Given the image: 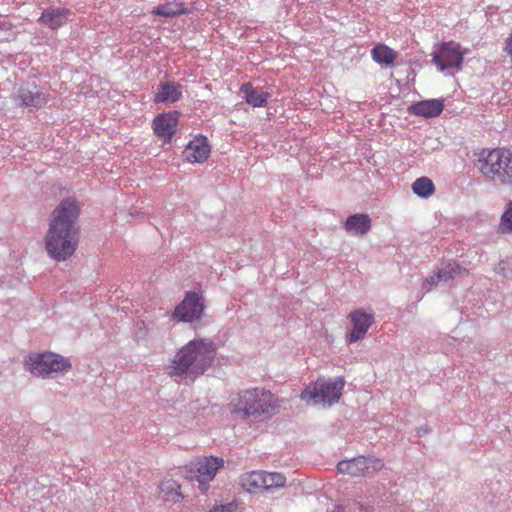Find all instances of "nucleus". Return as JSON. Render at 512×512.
<instances>
[{
	"instance_id": "a878e982",
	"label": "nucleus",
	"mask_w": 512,
	"mask_h": 512,
	"mask_svg": "<svg viewBox=\"0 0 512 512\" xmlns=\"http://www.w3.org/2000/svg\"><path fill=\"white\" fill-rule=\"evenodd\" d=\"M243 503L237 500H233L226 504L214 505L207 512H243Z\"/></svg>"
},
{
	"instance_id": "2eb2a0df",
	"label": "nucleus",
	"mask_w": 512,
	"mask_h": 512,
	"mask_svg": "<svg viewBox=\"0 0 512 512\" xmlns=\"http://www.w3.org/2000/svg\"><path fill=\"white\" fill-rule=\"evenodd\" d=\"M21 106L39 108L47 103V96L35 84H23L17 91Z\"/></svg>"
},
{
	"instance_id": "a211bd4d",
	"label": "nucleus",
	"mask_w": 512,
	"mask_h": 512,
	"mask_svg": "<svg viewBox=\"0 0 512 512\" xmlns=\"http://www.w3.org/2000/svg\"><path fill=\"white\" fill-rule=\"evenodd\" d=\"M371 219L368 214L356 213L347 217L344 228L353 236H364L371 230Z\"/></svg>"
},
{
	"instance_id": "f03ea898",
	"label": "nucleus",
	"mask_w": 512,
	"mask_h": 512,
	"mask_svg": "<svg viewBox=\"0 0 512 512\" xmlns=\"http://www.w3.org/2000/svg\"><path fill=\"white\" fill-rule=\"evenodd\" d=\"M215 356L216 347L212 340L193 339L176 352L167 373L177 383L186 380L194 382L211 366Z\"/></svg>"
},
{
	"instance_id": "6e6552de",
	"label": "nucleus",
	"mask_w": 512,
	"mask_h": 512,
	"mask_svg": "<svg viewBox=\"0 0 512 512\" xmlns=\"http://www.w3.org/2000/svg\"><path fill=\"white\" fill-rule=\"evenodd\" d=\"M383 467L382 460L378 458L359 456L350 460L340 461L337 465V470L341 474L359 477L374 474Z\"/></svg>"
},
{
	"instance_id": "f257e3e1",
	"label": "nucleus",
	"mask_w": 512,
	"mask_h": 512,
	"mask_svg": "<svg viewBox=\"0 0 512 512\" xmlns=\"http://www.w3.org/2000/svg\"><path fill=\"white\" fill-rule=\"evenodd\" d=\"M79 215V203L71 197L63 199L53 210L45 236V248L52 259L65 261L76 251Z\"/></svg>"
},
{
	"instance_id": "1a4fd4ad",
	"label": "nucleus",
	"mask_w": 512,
	"mask_h": 512,
	"mask_svg": "<svg viewBox=\"0 0 512 512\" xmlns=\"http://www.w3.org/2000/svg\"><path fill=\"white\" fill-rule=\"evenodd\" d=\"M224 460L220 457H198L191 463V470L195 472V478L202 492L208 488V483L214 479L218 470L223 468Z\"/></svg>"
},
{
	"instance_id": "c756f323",
	"label": "nucleus",
	"mask_w": 512,
	"mask_h": 512,
	"mask_svg": "<svg viewBox=\"0 0 512 512\" xmlns=\"http://www.w3.org/2000/svg\"><path fill=\"white\" fill-rule=\"evenodd\" d=\"M441 281L442 280H437V271H436L433 275L428 276L424 280V282L422 284V290L424 291V293H428L434 287H436L438 285V283Z\"/></svg>"
},
{
	"instance_id": "9d476101",
	"label": "nucleus",
	"mask_w": 512,
	"mask_h": 512,
	"mask_svg": "<svg viewBox=\"0 0 512 512\" xmlns=\"http://www.w3.org/2000/svg\"><path fill=\"white\" fill-rule=\"evenodd\" d=\"M204 299L196 292L190 291L172 312V318L180 322H192L199 319L204 311Z\"/></svg>"
},
{
	"instance_id": "393cba45",
	"label": "nucleus",
	"mask_w": 512,
	"mask_h": 512,
	"mask_svg": "<svg viewBox=\"0 0 512 512\" xmlns=\"http://www.w3.org/2000/svg\"><path fill=\"white\" fill-rule=\"evenodd\" d=\"M412 190L416 195L428 198L434 193L435 186L428 177H420L413 182Z\"/></svg>"
},
{
	"instance_id": "bb28decb",
	"label": "nucleus",
	"mask_w": 512,
	"mask_h": 512,
	"mask_svg": "<svg viewBox=\"0 0 512 512\" xmlns=\"http://www.w3.org/2000/svg\"><path fill=\"white\" fill-rule=\"evenodd\" d=\"M500 228L502 232H512V201L507 204V208L502 215Z\"/></svg>"
},
{
	"instance_id": "cd10ccee",
	"label": "nucleus",
	"mask_w": 512,
	"mask_h": 512,
	"mask_svg": "<svg viewBox=\"0 0 512 512\" xmlns=\"http://www.w3.org/2000/svg\"><path fill=\"white\" fill-rule=\"evenodd\" d=\"M496 269L502 276L512 278V255L501 260Z\"/></svg>"
},
{
	"instance_id": "c85d7f7f",
	"label": "nucleus",
	"mask_w": 512,
	"mask_h": 512,
	"mask_svg": "<svg viewBox=\"0 0 512 512\" xmlns=\"http://www.w3.org/2000/svg\"><path fill=\"white\" fill-rule=\"evenodd\" d=\"M331 512H367V509L357 501H353L347 506L336 505Z\"/></svg>"
},
{
	"instance_id": "ddd939ff",
	"label": "nucleus",
	"mask_w": 512,
	"mask_h": 512,
	"mask_svg": "<svg viewBox=\"0 0 512 512\" xmlns=\"http://www.w3.org/2000/svg\"><path fill=\"white\" fill-rule=\"evenodd\" d=\"M178 121L177 111L160 114L153 120V131L164 144H168L176 132Z\"/></svg>"
},
{
	"instance_id": "39448f33",
	"label": "nucleus",
	"mask_w": 512,
	"mask_h": 512,
	"mask_svg": "<svg viewBox=\"0 0 512 512\" xmlns=\"http://www.w3.org/2000/svg\"><path fill=\"white\" fill-rule=\"evenodd\" d=\"M24 365L32 375L41 378L65 373L72 367L68 358L54 352H30L24 359Z\"/></svg>"
},
{
	"instance_id": "f8f14e48",
	"label": "nucleus",
	"mask_w": 512,
	"mask_h": 512,
	"mask_svg": "<svg viewBox=\"0 0 512 512\" xmlns=\"http://www.w3.org/2000/svg\"><path fill=\"white\" fill-rule=\"evenodd\" d=\"M351 322L352 329L346 335V341L349 344L356 343L362 340L369 328L374 323L375 317L372 312H367L364 309H356L348 315Z\"/></svg>"
},
{
	"instance_id": "423d86ee",
	"label": "nucleus",
	"mask_w": 512,
	"mask_h": 512,
	"mask_svg": "<svg viewBox=\"0 0 512 512\" xmlns=\"http://www.w3.org/2000/svg\"><path fill=\"white\" fill-rule=\"evenodd\" d=\"M343 378L334 381L318 379L307 385L301 392V399L308 405L332 406L337 403L344 388Z\"/></svg>"
},
{
	"instance_id": "20e7f679",
	"label": "nucleus",
	"mask_w": 512,
	"mask_h": 512,
	"mask_svg": "<svg viewBox=\"0 0 512 512\" xmlns=\"http://www.w3.org/2000/svg\"><path fill=\"white\" fill-rule=\"evenodd\" d=\"M476 167L496 184H512V153L505 148L482 150Z\"/></svg>"
},
{
	"instance_id": "b1692460",
	"label": "nucleus",
	"mask_w": 512,
	"mask_h": 512,
	"mask_svg": "<svg viewBox=\"0 0 512 512\" xmlns=\"http://www.w3.org/2000/svg\"><path fill=\"white\" fill-rule=\"evenodd\" d=\"M160 494L163 499L176 502L182 495L179 484L172 479L165 480L160 485Z\"/></svg>"
},
{
	"instance_id": "4468645a",
	"label": "nucleus",
	"mask_w": 512,
	"mask_h": 512,
	"mask_svg": "<svg viewBox=\"0 0 512 512\" xmlns=\"http://www.w3.org/2000/svg\"><path fill=\"white\" fill-rule=\"evenodd\" d=\"M210 152L207 138L197 136L188 143L183 151V156L190 163H203L208 159Z\"/></svg>"
},
{
	"instance_id": "aec40b11",
	"label": "nucleus",
	"mask_w": 512,
	"mask_h": 512,
	"mask_svg": "<svg viewBox=\"0 0 512 512\" xmlns=\"http://www.w3.org/2000/svg\"><path fill=\"white\" fill-rule=\"evenodd\" d=\"M444 109L443 100L429 99L417 102L410 107V112L424 118H432L440 115Z\"/></svg>"
},
{
	"instance_id": "0eeeda50",
	"label": "nucleus",
	"mask_w": 512,
	"mask_h": 512,
	"mask_svg": "<svg viewBox=\"0 0 512 512\" xmlns=\"http://www.w3.org/2000/svg\"><path fill=\"white\" fill-rule=\"evenodd\" d=\"M286 480V476L282 473L251 471L239 477V484L248 493H257L282 488Z\"/></svg>"
},
{
	"instance_id": "5701e85b",
	"label": "nucleus",
	"mask_w": 512,
	"mask_h": 512,
	"mask_svg": "<svg viewBox=\"0 0 512 512\" xmlns=\"http://www.w3.org/2000/svg\"><path fill=\"white\" fill-rule=\"evenodd\" d=\"M153 15L162 16L166 18H172L176 16H180L182 14H186L187 10L183 7L182 4L177 3H165L158 5L153 8L151 11Z\"/></svg>"
},
{
	"instance_id": "f3484780",
	"label": "nucleus",
	"mask_w": 512,
	"mask_h": 512,
	"mask_svg": "<svg viewBox=\"0 0 512 512\" xmlns=\"http://www.w3.org/2000/svg\"><path fill=\"white\" fill-rule=\"evenodd\" d=\"M240 92L246 103L252 107H265L270 97L263 87H255L250 82L242 84Z\"/></svg>"
},
{
	"instance_id": "9b49d317",
	"label": "nucleus",
	"mask_w": 512,
	"mask_h": 512,
	"mask_svg": "<svg viewBox=\"0 0 512 512\" xmlns=\"http://www.w3.org/2000/svg\"><path fill=\"white\" fill-rule=\"evenodd\" d=\"M433 62L440 71L450 68L459 69L463 62V53L460 51V45L455 42L442 43L433 51Z\"/></svg>"
},
{
	"instance_id": "dca6fc26",
	"label": "nucleus",
	"mask_w": 512,
	"mask_h": 512,
	"mask_svg": "<svg viewBox=\"0 0 512 512\" xmlns=\"http://www.w3.org/2000/svg\"><path fill=\"white\" fill-rule=\"evenodd\" d=\"M183 95V86L179 83L166 81L162 82L157 87V92L154 96L155 103H175L181 99Z\"/></svg>"
},
{
	"instance_id": "6ab92c4d",
	"label": "nucleus",
	"mask_w": 512,
	"mask_h": 512,
	"mask_svg": "<svg viewBox=\"0 0 512 512\" xmlns=\"http://www.w3.org/2000/svg\"><path fill=\"white\" fill-rule=\"evenodd\" d=\"M70 15L71 11L67 8H48L42 12L39 22L56 30L67 22Z\"/></svg>"
},
{
	"instance_id": "4be33fe9",
	"label": "nucleus",
	"mask_w": 512,
	"mask_h": 512,
	"mask_svg": "<svg viewBox=\"0 0 512 512\" xmlns=\"http://www.w3.org/2000/svg\"><path fill=\"white\" fill-rule=\"evenodd\" d=\"M372 59L378 64L390 65L397 57L396 52L384 44L376 45L371 51Z\"/></svg>"
},
{
	"instance_id": "7ed1b4c3",
	"label": "nucleus",
	"mask_w": 512,
	"mask_h": 512,
	"mask_svg": "<svg viewBox=\"0 0 512 512\" xmlns=\"http://www.w3.org/2000/svg\"><path fill=\"white\" fill-rule=\"evenodd\" d=\"M280 408V400L265 387H250L232 393L228 411L235 420L256 423L272 418Z\"/></svg>"
},
{
	"instance_id": "412c9836",
	"label": "nucleus",
	"mask_w": 512,
	"mask_h": 512,
	"mask_svg": "<svg viewBox=\"0 0 512 512\" xmlns=\"http://www.w3.org/2000/svg\"><path fill=\"white\" fill-rule=\"evenodd\" d=\"M468 271L461 267L456 261L443 262L437 269V280L447 282L466 275Z\"/></svg>"
},
{
	"instance_id": "7c9ffc66",
	"label": "nucleus",
	"mask_w": 512,
	"mask_h": 512,
	"mask_svg": "<svg viewBox=\"0 0 512 512\" xmlns=\"http://www.w3.org/2000/svg\"><path fill=\"white\" fill-rule=\"evenodd\" d=\"M503 51L508 55V57L512 61V31L505 40Z\"/></svg>"
}]
</instances>
